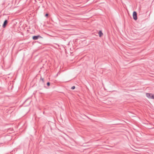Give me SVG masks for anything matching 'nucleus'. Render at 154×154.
I'll use <instances>...</instances> for the list:
<instances>
[{"instance_id": "nucleus-2", "label": "nucleus", "mask_w": 154, "mask_h": 154, "mask_svg": "<svg viewBox=\"0 0 154 154\" xmlns=\"http://www.w3.org/2000/svg\"><path fill=\"white\" fill-rule=\"evenodd\" d=\"M42 38V37L40 35H35L32 37V39L34 40L38 39V38Z\"/></svg>"}, {"instance_id": "nucleus-11", "label": "nucleus", "mask_w": 154, "mask_h": 154, "mask_svg": "<svg viewBox=\"0 0 154 154\" xmlns=\"http://www.w3.org/2000/svg\"><path fill=\"white\" fill-rule=\"evenodd\" d=\"M30 101H29V103H28L29 105V104H30Z\"/></svg>"}, {"instance_id": "nucleus-3", "label": "nucleus", "mask_w": 154, "mask_h": 154, "mask_svg": "<svg viewBox=\"0 0 154 154\" xmlns=\"http://www.w3.org/2000/svg\"><path fill=\"white\" fill-rule=\"evenodd\" d=\"M8 21L7 20H5L4 21L2 25L3 28H5L8 23Z\"/></svg>"}, {"instance_id": "nucleus-1", "label": "nucleus", "mask_w": 154, "mask_h": 154, "mask_svg": "<svg viewBox=\"0 0 154 154\" xmlns=\"http://www.w3.org/2000/svg\"><path fill=\"white\" fill-rule=\"evenodd\" d=\"M133 19L136 20H137V13L136 11H134L133 12Z\"/></svg>"}, {"instance_id": "nucleus-10", "label": "nucleus", "mask_w": 154, "mask_h": 154, "mask_svg": "<svg viewBox=\"0 0 154 154\" xmlns=\"http://www.w3.org/2000/svg\"><path fill=\"white\" fill-rule=\"evenodd\" d=\"M48 14H46L45 15V17H48Z\"/></svg>"}, {"instance_id": "nucleus-5", "label": "nucleus", "mask_w": 154, "mask_h": 154, "mask_svg": "<svg viewBox=\"0 0 154 154\" xmlns=\"http://www.w3.org/2000/svg\"><path fill=\"white\" fill-rule=\"evenodd\" d=\"M99 34L100 37L102 36V35H103V33H102V31H99Z\"/></svg>"}, {"instance_id": "nucleus-9", "label": "nucleus", "mask_w": 154, "mask_h": 154, "mask_svg": "<svg viewBox=\"0 0 154 154\" xmlns=\"http://www.w3.org/2000/svg\"><path fill=\"white\" fill-rule=\"evenodd\" d=\"M152 99H154V94H152Z\"/></svg>"}, {"instance_id": "nucleus-12", "label": "nucleus", "mask_w": 154, "mask_h": 154, "mask_svg": "<svg viewBox=\"0 0 154 154\" xmlns=\"http://www.w3.org/2000/svg\"><path fill=\"white\" fill-rule=\"evenodd\" d=\"M27 101H28V100H26V101H25V102H26Z\"/></svg>"}, {"instance_id": "nucleus-8", "label": "nucleus", "mask_w": 154, "mask_h": 154, "mask_svg": "<svg viewBox=\"0 0 154 154\" xmlns=\"http://www.w3.org/2000/svg\"><path fill=\"white\" fill-rule=\"evenodd\" d=\"M47 85L48 86H49L50 85V83L49 82H47Z\"/></svg>"}, {"instance_id": "nucleus-4", "label": "nucleus", "mask_w": 154, "mask_h": 154, "mask_svg": "<svg viewBox=\"0 0 154 154\" xmlns=\"http://www.w3.org/2000/svg\"><path fill=\"white\" fill-rule=\"evenodd\" d=\"M146 96L149 98L152 99V94H149V93H146Z\"/></svg>"}, {"instance_id": "nucleus-7", "label": "nucleus", "mask_w": 154, "mask_h": 154, "mask_svg": "<svg viewBox=\"0 0 154 154\" xmlns=\"http://www.w3.org/2000/svg\"><path fill=\"white\" fill-rule=\"evenodd\" d=\"M40 79L43 82H44V79L43 78H42V77H41Z\"/></svg>"}, {"instance_id": "nucleus-6", "label": "nucleus", "mask_w": 154, "mask_h": 154, "mask_svg": "<svg viewBox=\"0 0 154 154\" xmlns=\"http://www.w3.org/2000/svg\"><path fill=\"white\" fill-rule=\"evenodd\" d=\"M75 86H73L71 88V89H72V90H73L74 89H75Z\"/></svg>"}]
</instances>
